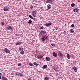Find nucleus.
<instances>
[{"label":"nucleus","instance_id":"1","mask_svg":"<svg viewBox=\"0 0 80 80\" xmlns=\"http://www.w3.org/2000/svg\"><path fill=\"white\" fill-rule=\"evenodd\" d=\"M58 55L60 58H63V54L62 52V51H59L57 52Z\"/></svg>","mask_w":80,"mask_h":80},{"label":"nucleus","instance_id":"2","mask_svg":"<svg viewBox=\"0 0 80 80\" xmlns=\"http://www.w3.org/2000/svg\"><path fill=\"white\" fill-rule=\"evenodd\" d=\"M16 75H18V77H23V74L20 73L19 72H18L16 73Z\"/></svg>","mask_w":80,"mask_h":80},{"label":"nucleus","instance_id":"3","mask_svg":"<svg viewBox=\"0 0 80 80\" xmlns=\"http://www.w3.org/2000/svg\"><path fill=\"white\" fill-rule=\"evenodd\" d=\"M9 9H10L9 7L8 6H7L4 7L3 10L5 12H7L9 10Z\"/></svg>","mask_w":80,"mask_h":80},{"label":"nucleus","instance_id":"4","mask_svg":"<svg viewBox=\"0 0 80 80\" xmlns=\"http://www.w3.org/2000/svg\"><path fill=\"white\" fill-rule=\"evenodd\" d=\"M36 13H37V11H33L32 12V15L34 17H36Z\"/></svg>","mask_w":80,"mask_h":80},{"label":"nucleus","instance_id":"5","mask_svg":"<svg viewBox=\"0 0 80 80\" xmlns=\"http://www.w3.org/2000/svg\"><path fill=\"white\" fill-rule=\"evenodd\" d=\"M4 50L5 52V53H10V50L6 48H4Z\"/></svg>","mask_w":80,"mask_h":80},{"label":"nucleus","instance_id":"6","mask_svg":"<svg viewBox=\"0 0 80 80\" xmlns=\"http://www.w3.org/2000/svg\"><path fill=\"white\" fill-rule=\"evenodd\" d=\"M52 25V22H50L49 23H47L45 24V26L47 27H50L51 25Z\"/></svg>","mask_w":80,"mask_h":80},{"label":"nucleus","instance_id":"7","mask_svg":"<svg viewBox=\"0 0 80 80\" xmlns=\"http://www.w3.org/2000/svg\"><path fill=\"white\" fill-rule=\"evenodd\" d=\"M45 33H46V31H42L40 32L39 35L41 36L42 35V34H45Z\"/></svg>","mask_w":80,"mask_h":80},{"label":"nucleus","instance_id":"8","mask_svg":"<svg viewBox=\"0 0 80 80\" xmlns=\"http://www.w3.org/2000/svg\"><path fill=\"white\" fill-rule=\"evenodd\" d=\"M53 68L54 69V70L57 71L58 70V68L55 67V66H53Z\"/></svg>","mask_w":80,"mask_h":80},{"label":"nucleus","instance_id":"9","mask_svg":"<svg viewBox=\"0 0 80 80\" xmlns=\"http://www.w3.org/2000/svg\"><path fill=\"white\" fill-rule=\"evenodd\" d=\"M52 5H50V4H48L47 6V8L48 10H49V9H50V8H52V7H51Z\"/></svg>","mask_w":80,"mask_h":80},{"label":"nucleus","instance_id":"10","mask_svg":"<svg viewBox=\"0 0 80 80\" xmlns=\"http://www.w3.org/2000/svg\"><path fill=\"white\" fill-rule=\"evenodd\" d=\"M53 56L54 57H57V53L55 52H54L52 53Z\"/></svg>","mask_w":80,"mask_h":80},{"label":"nucleus","instance_id":"11","mask_svg":"<svg viewBox=\"0 0 80 80\" xmlns=\"http://www.w3.org/2000/svg\"><path fill=\"white\" fill-rule=\"evenodd\" d=\"M22 45L21 42L17 41L16 43V45H20V44Z\"/></svg>","mask_w":80,"mask_h":80},{"label":"nucleus","instance_id":"12","mask_svg":"<svg viewBox=\"0 0 80 80\" xmlns=\"http://www.w3.org/2000/svg\"><path fill=\"white\" fill-rule=\"evenodd\" d=\"M47 39L45 37H42L41 38V40L42 42H45V40H47Z\"/></svg>","mask_w":80,"mask_h":80},{"label":"nucleus","instance_id":"13","mask_svg":"<svg viewBox=\"0 0 80 80\" xmlns=\"http://www.w3.org/2000/svg\"><path fill=\"white\" fill-rule=\"evenodd\" d=\"M79 10V9H78L77 8H76L73 9V12H78Z\"/></svg>","mask_w":80,"mask_h":80},{"label":"nucleus","instance_id":"14","mask_svg":"<svg viewBox=\"0 0 80 80\" xmlns=\"http://www.w3.org/2000/svg\"><path fill=\"white\" fill-rule=\"evenodd\" d=\"M2 80H8L7 78H5V77L4 76H2Z\"/></svg>","mask_w":80,"mask_h":80},{"label":"nucleus","instance_id":"15","mask_svg":"<svg viewBox=\"0 0 80 80\" xmlns=\"http://www.w3.org/2000/svg\"><path fill=\"white\" fill-rule=\"evenodd\" d=\"M12 26H9V27H7L6 28V30H9L12 29Z\"/></svg>","mask_w":80,"mask_h":80},{"label":"nucleus","instance_id":"16","mask_svg":"<svg viewBox=\"0 0 80 80\" xmlns=\"http://www.w3.org/2000/svg\"><path fill=\"white\" fill-rule=\"evenodd\" d=\"M73 69L74 72H77V68H76V67L75 66L73 67Z\"/></svg>","mask_w":80,"mask_h":80},{"label":"nucleus","instance_id":"17","mask_svg":"<svg viewBox=\"0 0 80 80\" xmlns=\"http://www.w3.org/2000/svg\"><path fill=\"white\" fill-rule=\"evenodd\" d=\"M46 60L47 61H50V60H51V59L48 57H47L46 58Z\"/></svg>","mask_w":80,"mask_h":80},{"label":"nucleus","instance_id":"18","mask_svg":"<svg viewBox=\"0 0 80 80\" xmlns=\"http://www.w3.org/2000/svg\"><path fill=\"white\" fill-rule=\"evenodd\" d=\"M49 80V78L48 77L46 76L44 77V80Z\"/></svg>","mask_w":80,"mask_h":80},{"label":"nucleus","instance_id":"19","mask_svg":"<svg viewBox=\"0 0 80 80\" xmlns=\"http://www.w3.org/2000/svg\"><path fill=\"white\" fill-rule=\"evenodd\" d=\"M46 68H47V65H44L42 68V69H45Z\"/></svg>","mask_w":80,"mask_h":80},{"label":"nucleus","instance_id":"20","mask_svg":"<svg viewBox=\"0 0 80 80\" xmlns=\"http://www.w3.org/2000/svg\"><path fill=\"white\" fill-rule=\"evenodd\" d=\"M67 57L68 59H70V55H69V54H67Z\"/></svg>","mask_w":80,"mask_h":80},{"label":"nucleus","instance_id":"21","mask_svg":"<svg viewBox=\"0 0 80 80\" xmlns=\"http://www.w3.org/2000/svg\"><path fill=\"white\" fill-rule=\"evenodd\" d=\"M1 23L2 26H4L5 25V22H2Z\"/></svg>","mask_w":80,"mask_h":80},{"label":"nucleus","instance_id":"22","mask_svg":"<svg viewBox=\"0 0 80 80\" xmlns=\"http://www.w3.org/2000/svg\"><path fill=\"white\" fill-rule=\"evenodd\" d=\"M43 56L42 55H40L39 56H37V58H42V57H43Z\"/></svg>","mask_w":80,"mask_h":80},{"label":"nucleus","instance_id":"23","mask_svg":"<svg viewBox=\"0 0 80 80\" xmlns=\"http://www.w3.org/2000/svg\"><path fill=\"white\" fill-rule=\"evenodd\" d=\"M33 64L34 65H35L36 66H38V65H39V64H38L35 62H34Z\"/></svg>","mask_w":80,"mask_h":80},{"label":"nucleus","instance_id":"24","mask_svg":"<svg viewBox=\"0 0 80 80\" xmlns=\"http://www.w3.org/2000/svg\"><path fill=\"white\" fill-rule=\"evenodd\" d=\"M29 17L30 18H31V19H33V17L32 16V15H29Z\"/></svg>","mask_w":80,"mask_h":80},{"label":"nucleus","instance_id":"25","mask_svg":"<svg viewBox=\"0 0 80 80\" xmlns=\"http://www.w3.org/2000/svg\"><path fill=\"white\" fill-rule=\"evenodd\" d=\"M70 33H74V31H73V30L72 29L70 30Z\"/></svg>","mask_w":80,"mask_h":80},{"label":"nucleus","instance_id":"26","mask_svg":"<svg viewBox=\"0 0 80 80\" xmlns=\"http://www.w3.org/2000/svg\"><path fill=\"white\" fill-rule=\"evenodd\" d=\"M22 49H21V48H19V50L20 52H22V51H23V48H22Z\"/></svg>","mask_w":80,"mask_h":80},{"label":"nucleus","instance_id":"27","mask_svg":"<svg viewBox=\"0 0 80 80\" xmlns=\"http://www.w3.org/2000/svg\"><path fill=\"white\" fill-rule=\"evenodd\" d=\"M52 1L51 0H47V3H51Z\"/></svg>","mask_w":80,"mask_h":80},{"label":"nucleus","instance_id":"28","mask_svg":"<svg viewBox=\"0 0 80 80\" xmlns=\"http://www.w3.org/2000/svg\"><path fill=\"white\" fill-rule=\"evenodd\" d=\"M20 53L21 55H23V54H24V51H21Z\"/></svg>","mask_w":80,"mask_h":80},{"label":"nucleus","instance_id":"29","mask_svg":"<svg viewBox=\"0 0 80 80\" xmlns=\"http://www.w3.org/2000/svg\"><path fill=\"white\" fill-rule=\"evenodd\" d=\"M71 6L72 7H73L75 6V4L74 3H72L71 4Z\"/></svg>","mask_w":80,"mask_h":80},{"label":"nucleus","instance_id":"30","mask_svg":"<svg viewBox=\"0 0 80 80\" xmlns=\"http://www.w3.org/2000/svg\"><path fill=\"white\" fill-rule=\"evenodd\" d=\"M32 22V20H30L29 21L28 23L29 24H30Z\"/></svg>","mask_w":80,"mask_h":80},{"label":"nucleus","instance_id":"31","mask_svg":"<svg viewBox=\"0 0 80 80\" xmlns=\"http://www.w3.org/2000/svg\"><path fill=\"white\" fill-rule=\"evenodd\" d=\"M28 65L29 66H33V64L32 63H29Z\"/></svg>","mask_w":80,"mask_h":80},{"label":"nucleus","instance_id":"32","mask_svg":"<svg viewBox=\"0 0 80 80\" xmlns=\"http://www.w3.org/2000/svg\"><path fill=\"white\" fill-rule=\"evenodd\" d=\"M51 45L52 46V47H54L55 45V44H54V43H52L51 44Z\"/></svg>","mask_w":80,"mask_h":80},{"label":"nucleus","instance_id":"33","mask_svg":"<svg viewBox=\"0 0 80 80\" xmlns=\"http://www.w3.org/2000/svg\"><path fill=\"white\" fill-rule=\"evenodd\" d=\"M30 8L31 9H32V8H33V6L31 5L30 6Z\"/></svg>","mask_w":80,"mask_h":80},{"label":"nucleus","instance_id":"34","mask_svg":"<svg viewBox=\"0 0 80 80\" xmlns=\"http://www.w3.org/2000/svg\"><path fill=\"white\" fill-rule=\"evenodd\" d=\"M21 65L22 64L21 63H19L18 65V66L19 67H20V66H21Z\"/></svg>","mask_w":80,"mask_h":80},{"label":"nucleus","instance_id":"35","mask_svg":"<svg viewBox=\"0 0 80 80\" xmlns=\"http://www.w3.org/2000/svg\"><path fill=\"white\" fill-rule=\"evenodd\" d=\"M40 29H41V30H42V29H43V27L42 26V27H41Z\"/></svg>","mask_w":80,"mask_h":80},{"label":"nucleus","instance_id":"36","mask_svg":"<svg viewBox=\"0 0 80 80\" xmlns=\"http://www.w3.org/2000/svg\"><path fill=\"white\" fill-rule=\"evenodd\" d=\"M74 25L73 24H72L71 25V27H74Z\"/></svg>","mask_w":80,"mask_h":80},{"label":"nucleus","instance_id":"37","mask_svg":"<svg viewBox=\"0 0 80 80\" xmlns=\"http://www.w3.org/2000/svg\"><path fill=\"white\" fill-rule=\"evenodd\" d=\"M31 78H29L28 79V80H31Z\"/></svg>","mask_w":80,"mask_h":80},{"label":"nucleus","instance_id":"38","mask_svg":"<svg viewBox=\"0 0 80 80\" xmlns=\"http://www.w3.org/2000/svg\"><path fill=\"white\" fill-rule=\"evenodd\" d=\"M1 77H2V76H0V80H1V79H2V78H1Z\"/></svg>","mask_w":80,"mask_h":80},{"label":"nucleus","instance_id":"39","mask_svg":"<svg viewBox=\"0 0 80 80\" xmlns=\"http://www.w3.org/2000/svg\"><path fill=\"white\" fill-rule=\"evenodd\" d=\"M0 76H2V73L0 72Z\"/></svg>","mask_w":80,"mask_h":80},{"label":"nucleus","instance_id":"40","mask_svg":"<svg viewBox=\"0 0 80 80\" xmlns=\"http://www.w3.org/2000/svg\"><path fill=\"white\" fill-rule=\"evenodd\" d=\"M11 29V31H13V29H12V28Z\"/></svg>","mask_w":80,"mask_h":80},{"label":"nucleus","instance_id":"41","mask_svg":"<svg viewBox=\"0 0 80 80\" xmlns=\"http://www.w3.org/2000/svg\"><path fill=\"white\" fill-rule=\"evenodd\" d=\"M47 38H48V37H46V39H47Z\"/></svg>","mask_w":80,"mask_h":80},{"label":"nucleus","instance_id":"42","mask_svg":"<svg viewBox=\"0 0 80 80\" xmlns=\"http://www.w3.org/2000/svg\"><path fill=\"white\" fill-rule=\"evenodd\" d=\"M79 80H80V79H79Z\"/></svg>","mask_w":80,"mask_h":80}]
</instances>
